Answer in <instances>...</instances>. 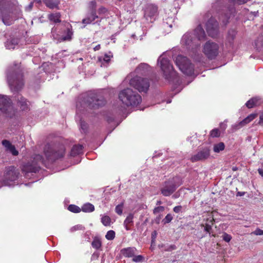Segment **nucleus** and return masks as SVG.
<instances>
[{
  "mask_svg": "<svg viewBox=\"0 0 263 263\" xmlns=\"http://www.w3.org/2000/svg\"><path fill=\"white\" fill-rule=\"evenodd\" d=\"M0 18L6 25L9 26L12 24L14 19L10 13V6H0Z\"/></svg>",
  "mask_w": 263,
  "mask_h": 263,
  "instance_id": "nucleus-13",
  "label": "nucleus"
},
{
  "mask_svg": "<svg viewBox=\"0 0 263 263\" xmlns=\"http://www.w3.org/2000/svg\"><path fill=\"white\" fill-rule=\"evenodd\" d=\"M106 11V9L104 7H101L99 9L98 12L99 13L104 12Z\"/></svg>",
  "mask_w": 263,
  "mask_h": 263,
  "instance_id": "nucleus-60",
  "label": "nucleus"
},
{
  "mask_svg": "<svg viewBox=\"0 0 263 263\" xmlns=\"http://www.w3.org/2000/svg\"><path fill=\"white\" fill-rule=\"evenodd\" d=\"M14 68L9 70L7 73V80L12 91L20 90L24 85V75L21 66L14 64Z\"/></svg>",
  "mask_w": 263,
  "mask_h": 263,
  "instance_id": "nucleus-1",
  "label": "nucleus"
},
{
  "mask_svg": "<svg viewBox=\"0 0 263 263\" xmlns=\"http://www.w3.org/2000/svg\"><path fill=\"white\" fill-rule=\"evenodd\" d=\"M10 6V13L13 15L14 20L18 19L22 15V11L18 7Z\"/></svg>",
  "mask_w": 263,
  "mask_h": 263,
  "instance_id": "nucleus-27",
  "label": "nucleus"
},
{
  "mask_svg": "<svg viewBox=\"0 0 263 263\" xmlns=\"http://www.w3.org/2000/svg\"><path fill=\"white\" fill-rule=\"evenodd\" d=\"M68 210L74 213H78L81 211V209L74 204H70L68 206Z\"/></svg>",
  "mask_w": 263,
  "mask_h": 263,
  "instance_id": "nucleus-40",
  "label": "nucleus"
},
{
  "mask_svg": "<svg viewBox=\"0 0 263 263\" xmlns=\"http://www.w3.org/2000/svg\"><path fill=\"white\" fill-rule=\"evenodd\" d=\"M45 6L50 9H59L60 0H43Z\"/></svg>",
  "mask_w": 263,
  "mask_h": 263,
  "instance_id": "nucleus-22",
  "label": "nucleus"
},
{
  "mask_svg": "<svg viewBox=\"0 0 263 263\" xmlns=\"http://www.w3.org/2000/svg\"><path fill=\"white\" fill-rule=\"evenodd\" d=\"M196 39H193L192 34L191 33L185 34L182 38V43L186 46H188L189 48H194L198 47L200 44L196 42Z\"/></svg>",
  "mask_w": 263,
  "mask_h": 263,
  "instance_id": "nucleus-16",
  "label": "nucleus"
},
{
  "mask_svg": "<svg viewBox=\"0 0 263 263\" xmlns=\"http://www.w3.org/2000/svg\"><path fill=\"white\" fill-rule=\"evenodd\" d=\"M222 238L226 242H229L232 239V236L227 233H224L222 235Z\"/></svg>",
  "mask_w": 263,
  "mask_h": 263,
  "instance_id": "nucleus-46",
  "label": "nucleus"
},
{
  "mask_svg": "<svg viewBox=\"0 0 263 263\" xmlns=\"http://www.w3.org/2000/svg\"><path fill=\"white\" fill-rule=\"evenodd\" d=\"M115 235L116 233L114 231L109 230L107 232L105 235V238L108 240H112L115 238Z\"/></svg>",
  "mask_w": 263,
  "mask_h": 263,
  "instance_id": "nucleus-41",
  "label": "nucleus"
},
{
  "mask_svg": "<svg viewBox=\"0 0 263 263\" xmlns=\"http://www.w3.org/2000/svg\"><path fill=\"white\" fill-rule=\"evenodd\" d=\"M97 18H98V16L97 15L96 11L94 10H91L90 16L84 18L82 20V23L85 24H89Z\"/></svg>",
  "mask_w": 263,
  "mask_h": 263,
  "instance_id": "nucleus-26",
  "label": "nucleus"
},
{
  "mask_svg": "<svg viewBox=\"0 0 263 263\" xmlns=\"http://www.w3.org/2000/svg\"><path fill=\"white\" fill-rule=\"evenodd\" d=\"M44 152L47 159H58L64 156L65 147L62 144L52 147L50 144H47L45 146Z\"/></svg>",
  "mask_w": 263,
  "mask_h": 263,
  "instance_id": "nucleus-4",
  "label": "nucleus"
},
{
  "mask_svg": "<svg viewBox=\"0 0 263 263\" xmlns=\"http://www.w3.org/2000/svg\"><path fill=\"white\" fill-rule=\"evenodd\" d=\"M236 33H237L236 31L233 29H230L228 31L227 36V40L230 44L233 43V42L235 38Z\"/></svg>",
  "mask_w": 263,
  "mask_h": 263,
  "instance_id": "nucleus-32",
  "label": "nucleus"
},
{
  "mask_svg": "<svg viewBox=\"0 0 263 263\" xmlns=\"http://www.w3.org/2000/svg\"><path fill=\"white\" fill-rule=\"evenodd\" d=\"M81 211L85 213H90L95 211V206L90 203H86L82 205Z\"/></svg>",
  "mask_w": 263,
  "mask_h": 263,
  "instance_id": "nucleus-31",
  "label": "nucleus"
},
{
  "mask_svg": "<svg viewBox=\"0 0 263 263\" xmlns=\"http://www.w3.org/2000/svg\"><path fill=\"white\" fill-rule=\"evenodd\" d=\"M182 184L180 177L175 176L165 181L160 187L161 194L165 197L171 196Z\"/></svg>",
  "mask_w": 263,
  "mask_h": 263,
  "instance_id": "nucleus-3",
  "label": "nucleus"
},
{
  "mask_svg": "<svg viewBox=\"0 0 263 263\" xmlns=\"http://www.w3.org/2000/svg\"><path fill=\"white\" fill-rule=\"evenodd\" d=\"M201 227H204V230L209 234L210 237H215V234H212V226L208 224H201Z\"/></svg>",
  "mask_w": 263,
  "mask_h": 263,
  "instance_id": "nucleus-38",
  "label": "nucleus"
},
{
  "mask_svg": "<svg viewBox=\"0 0 263 263\" xmlns=\"http://www.w3.org/2000/svg\"><path fill=\"white\" fill-rule=\"evenodd\" d=\"M90 6L92 7V10H94L96 11V2L94 1H91L89 3Z\"/></svg>",
  "mask_w": 263,
  "mask_h": 263,
  "instance_id": "nucleus-53",
  "label": "nucleus"
},
{
  "mask_svg": "<svg viewBox=\"0 0 263 263\" xmlns=\"http://www.w3.org/2000/svg\"><path fill=\"white\" fill-rule=\"evenodd\" d=\"M175 63L183 73L187 76H192L194 74V65L186 57L178 55L176 58Z\"/></svg>",
  "mask_w": 263,
  "mask_h": 263,
  "instance_id": "nucleus-5",
  "label": "nucleus"
},
{
  "mask_svg": "<svg viewBox=\"0 0 263 263\" xmlns=\"http://www.w3.org/2000/svg\"><path fill=\"white\" fill-rule=\"evenodd\" d=\"M101 48V46H100V45H97V46H96L93 49L95 51H97V50H99Z\"/></svg>",
  "mask_w": 263,
  "mask_h": 263,
  "instance_id": "nucleus-62",
  "label": "nucleus"
},
{
  "mask_svg": "<svg viewBox=\"0 0 263 263\" xmlns=\"http://www.w3.org/2000/svg\"><path fill=\"white\" fill-rule=\"evenodd\" d=\"M210 155V149L208 147H205L200 150L196 154L193 155L190 160L192 162L199 161H203L208 159Z\"/></svg>",
  "mask_w": 263,
  "mask_h": 263,
  "instance_id": "nucleus-14",
  "label": "nucleus"
},
{
  "mask_svg": "<svg viewBox=\"0 0 263 263\" xmlns=\"http://www.w3.org/2000/svg\"><path fill=\"white\" fill-rule=\"evenodd\" d=\"M182 206L181 205L176 206L173 208V211L176 213H178L181 212Z\"/></svg>",
  "mask_w": 263,
  "mask_h": 263,
  "instance_id": "nucleus-50",
  "label": "nucleus"
},
{
  "mask_svg": "<svg viewBox=\"0 0 263 263\" xmlns=\"http://www.w3.org/2000/svg\"><path fill=\"white\" fill-rule=\"evenodd\" d=\"M158 62H160V67L165 79L170 80L175 76V72L173 66L167 58L160 57L158 59Z\"/></svg>",
  "mask_w": 263,
  "mask_h": 263,
  "instance_id": "nucleus-9",
  "label": "nucleus"
},
{
  "mask_svg": "<svg viewBox=\"0 0 263 263\" xmlns=\"http://www.w3.org/2000/svg\"><path fill=\"white\" fill-rule=\"evenodd\" d=\"M258 123L260 125L263 124V111L260 114L259 116V121Z\"/></svg>",
  "mask_w": 263,
  "mask_h": 263,
  "instance_id": "nucleus-56",
  "label": "nucleus"
},
{
  "mask_svg": "<svg viewBox=\"0 0 263 263\" xmlns=\"http://www.w3.org/2000/svg\"><path fill=\"white\" fill-rule=\"evenodd\" d=\"M194 35L195 36L197 41L204 40L206 35L202 26L199 24L194 30Z\"/></svg>",
  "mask_w": 263,
  "mask_h": 263,
  "instance_id": "nucleus-19",
  "label": "nucleus"
},
{
  "mask_svg": "<svg viewBox=\"0 0 263 263\" xmlns=\"http://www.w3.org/2000/svg\"><path fill=\"white\" fill-rule=\"evenodd\" d=\"M176 249V246L174 245L170 246L167 249H165L166 251H172Z\"/></svg>",
  "mask_w": 263,
  "mask_h": 263,
  "instance_id": "nucleus-52",
  "label": "nucleus"
},
{
  "mask_svg": "<svg viewBox=\"0 0 263 263\" xmlns=\"http://www.w3.org/2000/svg\"><path fill=\"white\" fill-rule=\"evenodd\" d=\"M165 210V208L163 206H158L154 208L153 210V213L156 215L158 213L163 212Z\"/></svg>",
  "mask_w": 263,
  "mask_h": 263,
  "instance_id": "nucleus-44",
  "label": "nucleus"
},
{
  "mask_svg": "<svg viewBox=\"0 0 263 263\" xmlns=\"http://www.w3.org/2000/svg\"><path fill=\"white\" fill-rule=\"evenodd\" d=\"M33 3H31L29 6H28V8L29 9V10H31L32 7H33Z\"/></svg>",
  "mask_w": 263,
  "mask_h": 263,
  "instance_id": "nucleus-64",
  "label": "nucleus"
},
{
  "mask_svg": "<svg viewBox=\"0 0 263 263\" xmlns=\"http://www.w3.org/2000/svg\"><path fill=\"white\" fill-rule=\"evenodd\" d=\"M203 52L209 59H214L219 53V45L215 42L207 41L203 45Z\"/></svg>",
  "mask_w": 263,
  "mask_h": 263,
  "instance_id": "nucleus-10",
  "label": "nucleus"
},
{
  "mask_svg": "<svg viewBox=\"0 0 263 263\" xmlns=\"http://www.w3.org/2000/svg\"><path fill=\"white\" fill-rule=\"evenodd\" d=\"M86 102L88 106L91 109H97L106 104V100L100 94L90 92L86 98Z\"/></svg>",
  "mask_w": 263,
  "mask_h": 263,
  "instance_id": "nucleus-6",
  "label": "nucleus"
},
{
  "mask_svg": "<svg viewBox=\"0 0 263 263\" xmlns=\"http://www.w3.org/2000/svg\"><path fill=\"white\" fill-rule=\"evenodd\" d=\"M258 172L259 174L263 177V169L259 168L258 170Z\"/></svg>",
  "mask_w": 263,
  "mask_h": 263,
  "instance_id": "nucleus-61",
  "label": "nucleus"
},
{
  "mask_svg": "<svg viewBox=\"0 0 263 263\" xmlns=\"http://www.w3.org/2000/svg\"><path fill=\"white\" fill-rule=\"evenodd\" d=\"M104 61L108 62L110 61V57L109 56H108L107 54H105L104 58Z\"/></svg>",
  "mask_w": 263,
  "mask_h": 263,
  "instance_id": "nucleus-57",
  "label": "nucleus"
},
{
  "mask_svg": "<svg viewBox=\"0 0 263 263\" xmlns=\"http://www.w3.org/2000/svg\"><path fill=\"white\" fill-rule=\"evenodd\" d=\"M83 146L80 144L75 145L71 148L70 156L74 157L82 153Z\"/></svg>",
  "mask_w": 263,
  "mask_h": 263,
  "instance_id": "nucleus-29",
  "label": "nucleus"
},
{
  "mask_svg": "<svg viewBox=\"0 0 263 263\" xmlns=\"http://www.w3.org/2000/svg\"><path fill=\"white\" fill-rule=\"evenodd\" d=\"M11 104V99L6 96L0 95V111L5 112Z\"/></svg>",
  "mask_w": 263,
  "mask_h": 263,
  "instance_id": "nucleus-18",
  "label": "nucleus"
},
{
  "mask_svg": "<svg viewBox=\"0 0 263 263\" xmlns=\"http://www.w3.org/2000/svg\"><path fill=\"white\" fill-rule=\"evenodd\" d=\"M71 35H72V33L69 30V29H68L67 32V35L62 37V40L63 41L70 40L71 39Z\"/></svg>",
  "mask_w": 263,
  "mask_h": 263,
  "instance_id": "nucleus-47",
  "label": "nucleus"
},
{
  "mask_svg": "<svg viewBox=\"0 0 263 263\" xmlns=\"http://www.w3.org/2000/svg\"><path fill=\"white\" fill-rule=\"evenodd\" d=\"M80 228H81V226H76L73 227V228H72L71 230L72 231H76V230H79Z\"/></svg>",
  "mask_w": 263,
  "mask_h": 263,
  "instance_id": "nucleus-59",
  "label": "nucleus"
},
{
  "mask_svg": "<svg viewBox=\"0 0 263 263\" xmlns=\"http://www.w3.org/2000/svg\"><path fill=\"white\" fill-rule=\"evenodd\" d=\"M15 98L17 105L22 111L27 112L30 110V103L27 99L20 94H17Z\"/></svg>",
  "mask_w": 263,
  "mask_h": 263,
  "instance_id": "nucleus-15",
  "label": "nucleus"
},
{
  "mask_svg": "<svg viewBox=\"0 0 263 263\" xmlns=\"http://www.w3.org/2000/svg\"><path fill=\"white\" fill-rule=\"evenodd\" d=\"M92 247L96 250L99 249L102 246V242L98 238H95L91 242Z\"/></svg>",
  "mask_w": 263,
  "mask_h": 263,
  "instance_id": "nucleus-35",
  "label": "nucleus"
},
{
  "mask_svg": "<svg viewBox=\"0 0 263 263\" xmlns=\"http://www.w3.org/2000/svg\"><path fill=\"white\" fill-rule=\"evenodd\" d=\"M148 65L146 64H141L136 68V70L138 73L144 74L145 73V70L147 69Z\"/></svg>",
  "mask_w": 263,
  "mask_h": 263,
  "instance_id": "nucleus-39",
  "label": "nucleus"
},
{
  "mask_svg": "<svg viewBox=\"0 0 263 263\" xmlns=\"http://www.w3.org/2000/svg\"><path fill=\"white\" fill-rule=\"evenodd\" d=\"M134 218V215L133 213H130L127 216L125 220L124 221V226L126 230H129L131 229V227L134 224L133 219Z\"/></svg>",
  "mask_w": 263,
  "mask_h": 263,
  "instance_id": "nucleus-24",
  "label": "nucleus"
},
{
  "mask_svg": "<svg viewBox=\"0 0 263 263\" xmlns=\"http://www.w3.org/2000/svg\"><path fill=\"white\" fill-rule=\"evenodd\" d=\"M214 221L215 220L213 216H210V217L206 218V222L204 224H208L211 225V226H213Z\"/></svg>",
  "mask_w": 263,
  "mask_h": 263,
  "instance_id": "nucleus-48",
  "label": "nucleus"
},
{
  "mask_svg": "<svg viewBox=\"0 0 263 263\" xmlns=\"http://www.w3.org/2000/svg\"><path fill=\"white\" fill-rule=\"evenodd\" d=\"M2 144L6 148V150L9 151L13 156L18 155V152L9 141L4 140L2 141Z\"/></svg>",
  "mask_w": 263,
  "mask_h": 263,
  "instance_id": "nucleus-21",
  "label": "nucleus"
},
{
  "mask_svg": "<svg viewBox=\"0 0 263 263\" xmlns=\"http://www.w3.org/2000/svg\"><path fill=\"white\" fill-rule=\"evenodd\" d=\"M137 250L134 247H128L121 250L122 255L125 257H133L135 256Z\"/></svg>",
  "mask_w": 263,
  "mask_h": 263,
  "instance_id": "nucleus-23",
  "label": "nucleus"
},
{
  "mask_svg": "<svg viewBox=\"0 0 263 263\" xmlns=\"http://www.w3.org/2000/svg\"><path fill=\"white\" fill-rule=\"evenodd\" d=\"M255 46L257 50H259L261 47L263 46V32L260 35L256 40H255Z\"/></svg>",
  "mask_w": 263,
  "mask_h": 263,
  "instance_id": "nucleus-33",
  "label": "nucleus"
},
{
  "mask_svg": "<svg viewBox=\"0 0 263 263\" xmlns=\"http://www.w3.org/2000/svg\"><path fill=\"white\" fill-rule=\"evenodd\" d=\"M159 14L158 7L154 4H147L144 10V17L147 21L153 22Z\"/></svg>",
  "mask_w": 263,
  "mask_h": 263,
  "instance_id": "nucleus-11",
  "label": "nucleus"
},
{
  "mask_svg": "<svg viewBox=\"0 0 263 263\" xmlns=\"http://www.w3.org/2000/svg\"><path fill=\"white\" fill-rule=\"evenodd\" d=\"M254 234L256 235H263V230L257 229L254 232Z\"/></svg>",
  "mask_w": 263,
  "mask_h": 263,
  "instance_id": "nucleus-54",
  "label": "nucleus"
},
{
  "mask_svg": "<svg viewBox=\"0 0 263 263\" xmlns=\"http://www.w3.org/2000/svg\"><path fill=\"white\" fill-rule=\"evenodd\" d=\"M101 222L105 227H108L111 224V218L107 215H104L101 218Z\"/></svg>",
  "mask_w": 263,
  "mask_h": 263,
  "instance_id": "nucleus-37",
  "label": "nucleus"
},
{
  "mask_svg": "<svg viewBox=\"0 0 263 263\" xmlns=\"http://www.w3.org/2000/svg\"><path fill=\"white\" fill-rule=\"evenodd\" d=\"M157 235V232L156 231H154L152 233V240L155 239Z\"/></svg>",
  "mask_w": 263,
  "mask_h": 263,
  "instance_id": "nucleus-58",
  "label": "nucleus"
},
{
  "mask_svg": "<svg viewBox=\"0 0 263 263\" xmlns=\"http://www.w3.org/2000/svg\"><path fill=\"white\" fill-rule=\"evenodd\" d=\"M19 170L13 166L6 167L3 178V184L10 185L11 183L16 180L19 176Z\"/></svg>",
  "mask_w": 263,
  "mask_h": 263,
  "instance_id": "nucleus-8",
  "label": "nucleus"
},
{
  "mask_svg": "<svg viewBox=\"0 0 263 263\" xmlns=\"http://www.w3.org/2000/svg\"><path fill=\"white\" fill-rule=\"evenodd\" d=\"M20 40L18 38L10 36L5 42V46L7 49H14L15 46L18 44Z\"/></svg>",
  "mask_w": 263,
  "mask_h": 263,
  "instance_id": "nucleus-20",
  "label": "nucleus"
},
{
  "mask_svg": "<svg viewBox=\"0 0 263 263\" xmlns=\"http://www.w3.org/2000/svg\"><path fill=\"white\" fill-rule=\"evenodd\" d=\"M116 212L119 215H121L123 212V204H118L115 208Z\"/></svg>",
  "mask_w": 263,
  "mask_h": 263,
  "instance_id": "nucleus-45",
  "label": "nucleus"
},
{
  "mask_svg": "<svg viewBox=\"0 0 263 263\" xmlns=\"http://www.w3.org/2000/svg\"><path fill=\"white\" fill-rule=\"evenodd\" d=\"M119 99L126 106H137L142 102L141 96L131 88H126L119 93Z\"/></svg>",
  "mask_w": 263,
  "mask_h": 263,
  "instance_id": "nucleus-2",
  "label": "nucleus"
},
{
  "mask_svg": "<svg viewBox=\"0 0 263 263\" xmlns=\"http://www.w3.org/2000/svg\"><path fill=\"white\" fill-rule=\"evenodd\" d=\"M32 159V161L37 165H39L40 163H43L44 162V158L43 156L40 154L34 155Z\"/></svg>",
  "mask_w": 263,
  "mask_h": 263,
  "instance_id": "nucleus-34",
  "label": "nucleus"
},
{
  "mask_svg": "<svg viewBox=\"0 0 263 263\" xmlns=\"http://www.w3.org/2000/svg\"><path fill=\"white\" fill-rule=\"evenodd\" d=\"M244 194H245V192H238L237 193V196H242L244 195Z\"/></svg>",
  "mask_w": 263,
  "mask_h": 263,
  "instance_id": "nucleus-63",
  "label": "nucleus"
},
{
  "mask_svg": "<svg viewBox=\"0 0 263 263\" xmlns=\"http://www.w3.org/2000/svg\"><path fill=\"white\" fill-rule=\"evenodd\" d=\"M40 167L32 161L31 163L28 162L24 164L22 167L23 172L27 173H36L39 171Z\"/></svg>",
  "mask_w": 263,
  "mask_h": 263,
  "instance_id": "nucleus-17",
  "label": "nucleus"
},
{
  "mask_svg": "<svg viewBox=\"0 0 263 263\" xmlns=\"http://www.w3.org/2000/svg\"><path fill=\"white\" fill-rule=\"evenodd\" d=\"M61 16L60 12H57L48 14V18L50 21L54 23H60L61 22Z\"/></svg>",
  "mask_w": 263,
  "mask_h": 263,
  "instance_id": "nucleus-25",
  "label": "nucleus"
},
{
  "mask_svg": "<svg viewBox=\"0 0 263 263\" xmlns=\"http://www.w3.org/2000/svg\"><path fill=\"white\" fill-rule=\"evenodd\" d=\"M206 30L208 35L212 38H216L219 34L218 23L215 18L211 17L206 23Z\"/></svg>",
  "mask_w": 263,
  "mask_h": 263,
  "instance_id": "nucleus-12",
  "label": "nucleus"
},
{
  "mask_svg": "<svg viewBox=\"0 0 263 263\" xmlns=\"http://www.w3.org/2000/svg\"><path fill=\"white\" fill-rule=\"evenodd\" d=\"M80 124H81V128L84 131H85V130L87 129V124L84 121H81Z\"/></svg>",
  "mask_w": 263,
  "mask_h": 263,
  "instance_id": "nucleus-51",
  "label": "nucleus"
},
{
  "mask_svg": "<svg viewBox=\"0 0 263 263\" xmlns=\"http://www.w3.org/2000/svg\"><path fill=\"white\" fill-rule=\"evenodd\" d=\"M173 219V217L171 214H167L165 218L162 220L163 224L170 223Z\"/></svg>",
  "mask_w": 263,
  "mask_h": 263,
  "instance_id": "nucleus-43",
  "label": "nucleus"
},
{
  "mask_svg": "<svg viewBox=\"0 0 263 263\" xmlns=\"http://www.w3.org/2000/svg\"><path fill=\"white\" fill-rule=\"evenodd\" d=\"M257 116V114H251L246 118H245L242 121L240 122L239 124L241 127H242L250 123L251 121L256 118Z\"/></svg>",
  "mask_w": 263,
  "mask_h": 263,
  "instance_id": "nucleus-30",
  "label": "nucleus"
},
{
  "mask_svg": "<svg viewBox=\"0 0 263 263\" xmlns=\"http://www.w3.org/2000/svg\"><path fill=\"white\" fill-rule=\"evenodd\" d=\"M260 99L257 97L252 98L248 101L246 103V106L249 108H251L260 104Z\"/></svg>",
  "mask_w": 263,
  "mask_h": 263,
  "instance_id": "nucleus-28",
  "label": "nucleus"
},
{
  "mask_svg": "<svg viewBox=\"0 0 263 263\" xmlns=\"http://www.w3.org/2000/svg\"><path fill=\"white\" fill-rule=\"evenodd\" d=\"M220 135V132L217 128H214L210 132V136L212 138L219 137Z\"/></svg>",
  "mask_w": 263,
  "mask_h": 263,
  "instance_id": "nucleus-42",
  "label": "nucleus"
},
{
  "mask_svg": "<svg viewBox=\"0 0 263 263\" xmlns=\"http://www.w3.org/2000/svg\"><path fill=\"white\" fill-rule=\"evenodd\" d=\"M162 215L160 214L156 217L155 221L157 224H159L160 220L162 218Z\"/></svg>",
  "mask_w": 263,
  "mask_h": 263,
  "instance_id": "nucleus-55",
  "label": "nucleus"
},
{
  "mask_svg": "<svg viewBox=\"0 0 263 263\" xmlns=\"http://www.w3.org/2000/svg\"><path fill=\"white\" fill-rule=\"evenodd\" d=\"M143 257L142 255L134 256L133 258V261L134 262H141L143 260Z\"/></svg>",
  "mask_w": 263,
  "mask_h": 263,
  "instance_id": "nucleus-49",
  "label": "nucleus"
},
{
  "mask_svg": "<svg viewBox=\"0 0 263 263\" xmlns=\"http://www.w3.org/2000/svg\"><path fill=\"white\" fill-rule=\"evenodd\" d=\"M129 84L141 93H146L150 86V82L148 79L138 76H136L131 79Z\"/></svg>",
  "mask_w": 263,
  "mask_h": 263,
  "instance_id": "nucleus-7",
  "label": "nucleus"
},
{
  "mask_svg": "<svg viewBox=\"0 0 263 263\" xmlns=\"http://www.w3.org/2000/svg\"><path fill=\"white\" fill-rule=\"evenodd\" d=\"M224 148V144L223 142H219L214 145L213 150L215 153H219L220 151H223Z\"/></svg>",
  "mask_w": 263,
  "mask_h": 263,
  "instance_id": "nucleus-36",
  "label": "nucleus"
}]
</instances>
